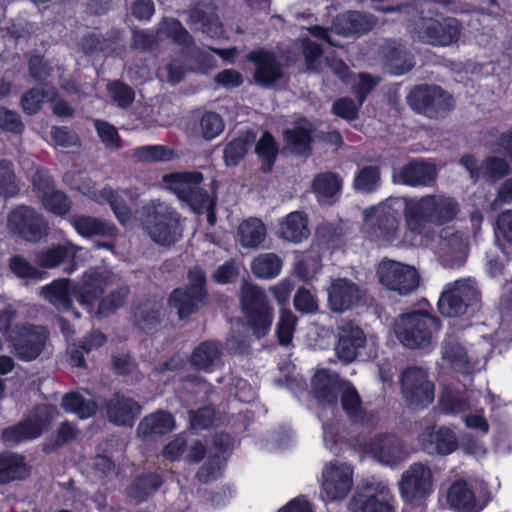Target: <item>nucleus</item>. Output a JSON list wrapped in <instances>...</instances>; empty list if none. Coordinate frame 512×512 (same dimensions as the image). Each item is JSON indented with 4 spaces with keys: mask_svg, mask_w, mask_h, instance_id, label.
I'll return each instance as SVG.
<instances>
[{
    "mask_svg": "<svg viewBox=\"0 0 512 512\" xmlns=\"http://www.w3.org/2000/svg\"><path fill=\"white\" fill-rule=\"evenodd\" d=\"M105 405L109 419L117 425L131 426L140 413V406L131 398L116 394L109 402L93 399L88 392H72L63 396L62 407L66 412L85 419L93 416L100 406Z\"/></svg>",
    "mask_w": 512,
    "mask_h": 512,
    "instance_id": "obj_1",
    "label": "nucleus"
},
{
    "mask_svg": "<svg viewBox=\"0 0 512 512\" xmlns=\"http://www.w3.org/2000/svg\"><path fill=\"white\" fill-rule=\"evenodd\" d=\"M459 211L458 203L445 195H426L405 201V223L414 234H423L428 224L443 225Z\"/></svg>",
    "mask_w": 512,
    "mask_h": 512,
    "instance_id": "obj_2",
    "label": "nucleus"
},
{
    "mask_svg": "<svg viewBox=\"0 0 512 512\" xmlns=\"http://www.w3.org/2000/svg\"><path fill=\"white\" fill-rule=\"evenodd\" d=\"M103 289L104 282L101 275L90 270L84 274L81 285L71 287L68 280L60 279L42 287L41 295L59 311L67 312L72 307V295L81 305L90 309L94 301L103 293Z\"/></svg>",
    "mask_w": 512,
    "mask_h": 512,
    "instance_id": "obj_3",
    "label": "nucleus"
},
{
    "mask_svg": "<svg viewBox=\"0 0 512 512\" xmlns=\"http://www.w3.org/2000/svg\"><path fill=\"white\" fill-rule=\"evenodd\" d=\"M139 214L144 229L155 243L170 246L181 239V216L168 203L151 200L142 206Z\"/></svg>",
    "mask_w": 512,
    "mask_h": 512,
    "instance_id": "obj_4",
    "label": "nucleus"
},
{
    "mask_svg": "<svg viewBox=\"0 0 512 512\" xmlns=\"http://www.w3.org/2000/svg\"><path fill=\"white\" fill-rule=\"evenodd\" d=\"M441 327L440 320L428 313L413 312L401 315L394 331L399 342L409 349L429 347Z\"/></svg>",
    "mask_w": 512,
    "mask_h": 512,
    "instance_id": "obj_5",
    "label": "nucleus"
},
{
    "mask_svg": "<svg viewBox=\"0 0 512 512\" xmlns=\"http://www.w3.org/2000/svg\"><path fill=\"white\" fill-rule=\"evenodd\" d=\"M240 303L247 325L255 337L260 339L266 336L270 331L274 314L264 290L256 285L244 283Z\"/></svg>",
    "mask_w": 512,
    "mask_h": 512,
    "instance_id": "obj_6",
    "label": "nucleus"
},
{
    "mask_svg": "<svg viewBox=\"0 0 512 512\" xmlns=\"http://www.w3.org/2000/svg\"><path fill=\"white\" fill-rule=\"evenodd\" d=\"M408 198H389L377 206L363 210L365 227L372 229L371 234L385 242H392L398 236L400 209L405 208Z\"/></svg>",
    "mask_w": 512,
    "mask_h": 512,
    "instance_id": "obj_7",
    "label": "nucleus"
},
{
    "mask_svg": "<svg viewBox=\"0 0 512 512\" xmlns=\"http://www.w3.org/2000/svg\"><path fill=\"white\" fill-rule=\"evenodd\" d=\"M202 180L200 172H174L163 175L162 185L186 202L192 210L200 211L202 207L209 208L212 204L209 194L200 186Z\"/></svg>",
    "mask_w": 512,
    "mask_h": 512,
    "instance_id": "obj_8",
    "label": "nucleus"
},
{
    "mask_svg": "<svg viewBox=\"0 0 512 512\" xmlns=\"http://www.w3.org/2000/svg\"><path fill=\"white\" fill-rule=\"evenodd\" d=\"M407 101L413 110L429 118L442 117L453 108L452 97L435 85L415 87L409 93Z\"/></svg>",
    "mask_w": 512,
    "mask_h": 512,
    "instance_id": "obj_9",
    "label": "nucleus"
},
{
    "mask_svg": "<svg viewBox=\"0 0 512 512\" xmlns=\"http://www.w3.org/2000/svg\"><path fill=\"white\" fill-rule=\"evenodd\" d=\"M376 274L385 288L399 295L413 292L420 278L415 267L391 259H383L377 266Z\"/></svg>",
    "mask_w": 512,
    "mask_h": 512,
    "instance_id": "obj_10",
    "label": "nucleus"
},
{
    "mask_svg": "<svg viewBox=\"0 0 512 512\" xmlns=\"http://www.w3.org/2000/svg\"><path fill=\"white\" fill-rule=\"evenodd\" d=\"M434 476L428 465L417 462L403 471L398 483L400 496L413 503L426 499L433 492Z\"/></svg>",
    "mask_w": 512,
    "mask_h": 512,
    "instance_id": "obj_11",
    "label": "nucleus"
},
{
    "mask_svg": "<svg viewBox=\"0 0 512 512\" xmlns=\"http://www.w3.org/2000/svg\"><path fill=\"white\" fill-rule=\"evenodd\" d=\"M353 486V469L339 461L326 464L321 476L320 497L324 501L343 500Z\"/></svg>",
    "mask_w": 512,
    "mask_h": 512,
    "instance_id": "obj_12",
    "label": "nucleus"
},
{
    "mask_svg": "<svg viewBox=\"0 0 512 512\" xmlns=\"http://www.w3.org/2000/svg\"><path fill=\"white\" fill-rule=\"evenodd\" d=\"M478 291L471 279L448 283L438 301V309L443 316L458 317L466 312L470 303L476 301Z\"/></svg>",
    "mask_w": 512,
    "mask_h": 512,
    "instance_id": "obj_13",
    "label": "nucleus"
},
{
    "mask_svg": "<svg viewBox=\"0 0 512 512\" xmlns=\"http://www.w3.org/2000/svg\"><path fill=\"white\" fill-rule=\"evenodd\" d=\"M7 229L27 241L36 242L47 233L48 224L34 208L21 205L8 214Z\"/></svg>",
    "mask_w": 512,
    "mask_h": 512,
    "instance_id": "obj_14",
    "label": "nucleus"
},
{
    "mask_svg": "<svg viewBox=\"0 0 512 512\" xmlns=\"http://www.w3.org/2000/svg\"><path fill=\"white\" fill-rule=\"evenodd\" d=\"M49 338L48 330L40 325L24 324L11 337L13 352L18 359L30 362L43 352Z\"/></svg>",
    "mask_w": 512,
    "mask_h": 512,
    "instance_id": "obj_15",
    "label": "nucleus"
},
{
    "mask_svg": "<svg viewBox=\"0 0 512 512\" xmlns=\"http://www.w3.org/2000/svg\"><path fill=\"white\" fill-rule=\"evenodd\" d=\"M402 394L412 408H424L434 398L433 384L427 379V373L420 367H408L401 376Z\"/></svg>",
    "mask_w": 512,
    "mask_h": 512,
    "instance_id": "obj_16",
    "label": "nucleus"
},
{
    "mask_svg": "<svg viewBox=\"0 0 512 512\" xmlns=\"http://www.w3.org/2000/svg\"><path fill=\"white\" fill-rule=\"evenodd\" d=\"M363 451L382 465L393 467L409 457L404 443L395 435H374L363 446Z\"/></svg>",
    "mask_w": 512,
    "mask_h": 512,
    "instance_id": "obj_17",
    "label": "nucleus"
},
{
    "mask_svg": "<svg viewBox=\"0 0 512 512\" xmlns=\"http://www.w3.org/2000/svg\"><path fill=\"white\" fill-rule=\"evenodd\" d=\"M395 498L384 481H372L353 498L354 512H395Z\"/></svg>",
    "mask_w": 512,
    "mask_h": 512,
    "instance_id": "obj_18",
    "label": "nucleus"
},
{
    "mask_svg": "<svg viewBox=\"0 0 512 512\" xmlns=\"http://www.w3.org/2000/svg\"><path fill=\"white\" fill-rule=\"evenodd\" d=\"M418 38L437 46H448L460 37V24L455 18L439 22L432 18H420L415 26Z\"/></svg>",
    "mask_w": 512,
    "mask_h": 512,
    "instance_id": "obj_19",
    "label": "nucleus"
},
{
    "mask_svg": "<svg viewBox=\"0 0 512 512\" xmlns=\"http://www.w3.org/2000/svg\"><path fill=\"white\" fill-rule=\"evenodd\" d=\"M55 413L56 409L51 406L42 405L37 407L26 421L5 429L3 431L4 440L10 444H17L40 436Z\"/></svg>",
    "mask_w": 512,
    "mask_h": 512,
    "instance_id": "obj_20",
    "label": "nucleus"
},
{
    "mask_svg": "<svg viewBox=\"0 0 512 512\" xmlns=\"http://www.w3.org/2000/svg\"><path fill=\"white\" fill-rule=\"evenodd\" d=\"M170 38L175 43L184 47L192 44V37L182 24L174 18H164L160 23L157 34L147 31L133 32V46L139 49L150 47L155 41Z\"/></svg>",
    "mask_w": 512,
    "mask_h": 512,
    "instance_id": "obj_21",
    "label": "nucleus"
},
{
    "mask_svg": "<svg viewBox=\"0 0 512 512\" xmlns=\"http://www.w3.org/2000/svg\"><path fill=\"white\" fill-rule=\"evenodd\" d=\"M364 291L346 278L332 281L328 289V303L332 311L342 313L360 304Z\"/></svg>",
    "mask_w": 512,
    "mask_h": 512,
    "instance_id": "obj_22",
    "label": "nucleus"
},
{
    "mask_svg": "<svg viewBox=\"0 0 512 512\" xmlns=\"http://www.w3.org/2000/svg\"><path fill=\"white\" fill-rule=\"evenodd\" d=\"M248 60L254 65L253 79L256 84L270 87L283 76L280 62L274 53L267 50H257L249 53Z\"/></svg>",
    "mask_w": 512,
    "mask_h": 512,
    "instance_id": "obj_23",
    "label": "nucleus"
},
{
    "mask_svg": "<svg viewBox=\"0 0 512 512\" xmlns=\"http://www.w3.org/2000/svg\"><path fill=\"white\" fill-rule=\"evenodd\" d=\"M79 190L83 195L99 204L108 203L121 224L125 226L133 224V215L118 191H114L110 187L98 191L91 183H83L79 186Z\"/></svg>",
    "mask_w": 512,
    "mask_h": 512,
    "instance_id": "obj_24",
    "label": "nucleus"
},
{
    "mask_svg": "<svg viewBox=\"0 0 512 512\" xmlns=\"http://www.w3.org/2000/svg\"><path fill=\"white\" fill-rule=\"evenodd\" d=\"M337 335L336 354L338 358L346 363L352 362L366 344L365 333L352 322H342L338 327Z\"/></svg>",
    "mask_w": 512,
    "mask_h": 512,
    "instance_id": "obj_25",
    "label": "nucleus"
},
{
    "mask_svg": "<svg viewBox=\"0 0 512 512\" xmlns=\"http://www.w3.org/2000/svg\"><path fill=\"white\" fill-rule=\"evenodd\" d=\"M422 449L428 454L448 455L457 447L455 434L446 427H428L419 437Z\"/></svg>",
    "mask_w": 512,
    "mask_h": 512,
    "instance_id": "obj_26",
    "label": "nucleus"
},
{
    "mask_svg": "<svg viewBox=\"0 0 512 512\" xmlns=\"http://www.w3.org/2000/svg\"><path fill=\"white\" fill-rule=\"evenodd\" d=\"M312 390L322 405L335 404L345 381H341L337 373L328 369H319L312 378Z\"/></svg>",
    "mask_w": 512,
    "mask_h": 512,
    "instance_id": "obj_27",
    "label": "nucleus"
},
{
    "mask_svg": "<svg viewBox=\"0 0 512 512\" xmlns=\"http://www.w3.org/2000/svg\"><path fill=\"white\" fill-rule=\"evenodd\" d=\"M440 247L447 266H461L465 262L467 245L462 233L455 231L451 227L442 229L440 233Z\"/></svg>",
    "mask_w": 512,
    "mask_h": 512,
    "instance_id": "obj_28",
    "label": "nucleus"
},
{
    "mask_svg": "<svg viewBox=\"0 0 512 512\" xmlns=\"http://www.w3.org/2000/svg\"><path fill=\"white\" fill-rule=\"evenodd\" d=\"M442 358L454 370L464 374L472 373L479 364L477 359L468 354V351L459 340L451 336L446 337L443 342Z\"/></svg>",
    "mask_w": 512,
    "mask_h": 512,
    "instance_id": "obj_29",
    "label": "nucleus"
},
{
    "mask_svg": "<svg viewBox=\"0 0 512 512\" xmlns=\"http://www.w3.org/2000/svg\"><path fill=\"white\" fill-rule=\"evenodd\" d=\"M446 501L451 509L458 512H480L484 508L464 480H456L448 487Z\"/></svg>",
    "mask_w": 512,
    "mask_h": 512,
    "instance_id": "obj_30",
    "label": "nucleus"
},
{
    "mask_svg": "<svg viewBox=\"0 0 512 512\" xmlns=\"http://www.w3.org/2000/svg\"><path fill=\"white\" fill-rule=\"evenodd\" d=\"M189 22L192 27L212 38L223 35V27L214 13L211 0H202L199 6L192 9L189 13Z\"/></svg>",
    "mask_w": 512,
    "mask_h": 512,
    "instance_id": "obj_31",
    "label": "nucleus"
},
{
    "mask_svg": "<svg viewBox=\"0 0 512 512\" xmlns=\"http://www.w3.org/2000/svg\"><path fill=\"white\" fill-rule=\"evenodd\" d=\"M375 25L376 20L372 15L348 11L335 18L333 22V29L338 34L350 36L353 34L365 33Z\"/></svg>",
    "mask_w": 512,
    "mask_h": 512,
    "instance_id": "obj_32",
    "label": "nucleus"
},
{
    "mask_svg": "<svg viewBox=\"0 0 512 512\" xmlns=\"http://www.w3.org/2000/svg\"><path fill=\"white\" fill-rule=\"evenodd\" d=\"M436 177L435 167L423 161H412L403 166L400 181L411 187L429 186Z\"/></svg>",
    "mask_w": 512,
    "mask_h": 512,
    "instance_id": "obj_33",
    "label": "nucleus"
},
{
    "mask_svg": "<svg viewBox=\"0 0 512 512\" xmlns=\"http://www.w3.org/2000/svg\"><path fill=\"white\" fill-rule=\"evenodd\" d=\"M311 132L312 125L306 120H302L293 128L287 129L284 132L286 149L297 155H308L311 150Z\"/></svg>",
    "mask_w": 512,
    "mask_h": 512,
    "instance_id": "obj_34",
    "label": "nucleus"
},
{
    "mask_svg": "<svg viewBox=\"0 0 512 512\" xmlns=\"http://www.w3.org/2000/svg\"><path fill=\"white\" fill-rule=\"evenodd\" d=\"M72 226L83 237L115 236L117 228L114 224L91 216L75 215L71 219Z\"/></svg>",
    "mask_w": 512,
    "mask_h": 512,
    "instance_id": "obj_35",
    "label": "nucleus"
},
{
    "mask_svg": "<svg viewBox=\"0 0 512 512\" xmlns=\"http://www.w3.org/2000/svg\"><path fill=\"white\" fill-rule=\"evenodd\" d=\"M341 187L342 179L332 172L321 173L313 181V191L318 201L326 204L336 201Z\"/></svg>",
    "mask_w": 512,
    "mask_h": 512,
    "instance_id": "obj_36",
    "label": "nucleus"
},
{
    "mask_svg": "<svg viewBox=\"0 0 512 512\" xmlns=\"http://www.w3.org/2000/svg\"><path fill=\"white\" fill-rule=\"evenodd\" d=\"M205 296L200 290L191 291L189 289H175L170 298L169 304L177 310L180 319H184L192 314L198 307V304L204 300Z\"/></svg>",
    "mask_w": 512,
    "mask_h": 512,
    "instance_id": "obj_37",
    "label": "nucleus"
},
{
    "mask_svg": "<svg viewBox=\"0 0 512 512\" xmlns=\"http://www.w3.org/2000/svg\"><path fill=\"white\" fill-rule=\"evenodd\" d=\"M386 67L392 74L402 75L414 66L413 56L407 49L395 42L389 44L385 50Z\"/></svg>",
    "mask_w": 512,
    "mask_h": 512,
    "instance_id": "obj_38",
    "label": "nucleus"
},
{
    "mask_svg": "<svg viewBox=\"0 0 512 512\" xmlns=\"http://www.w3.org/2000/svg\"><path fill=\"white\" fill-rule=\"evenodd\" d=\"M309 234L307 219L302 212H291L280 224L281 237L290 242L299 243Z\"/></svg>",
    "mask_w": 512,
    "mask_h": 512,
    "instance_id": "obj_39",
    "label": "nucleus"
},
{
    "mask_svg": "<svg viewBox=\"0 0 512 512\" xmlns=\"http://www.w3.org/2000/svg\"><path fill=\"white\" fill-rule=\"evenodd\" d=\"M80 250L73 244L56 245L39 251L36 255V263L44 268L52 269L66 260L73 258Z\"/></svg>",
    "mask_w": 512,
    "mask_h": 512,
    "instance_id": "obj_40",
    "label": "nucleus"
},
{
    "mask_svg": "<svg viewBox=\"0 0 512 512\" xmlns=\"http://www.w3.org/2000/svg\"><path fill=\"white\" fill-rule=\"evenodd\" d=\"M174 427V420L171 414L157 412L145 417L138 425L137 434L140 437H148L153 434H165Z\"/></svg>",
    "mask_w": 512,
    "mask_h": 512,
    "instance_id": "obj_41",
    "label": "nucleus"
},
{
    "mask_svg": "<svg viewBox=\"0 0 512 512\" xmlns=\"http://www.w3.org/2000/svg\"><path fill=\"white\" fill-rule=\"evenodd\" d=\"M27 474V466L22 456L8 452L0 454V484L22 479Z\"/></svg>",
    "mask_w": 512,
    "mask_h": 512,
    "instance_id": "obj_42",
    "label": "nucleus"
},
{
    "mask_svg": "<svg viewBox=\"0 0 512 512\" xmlns=\"http://www.w3.org/2000/svg\"><path fill=\"white\" fill-rule=\"evenodd\" d=\"M238 238L245 248H256L265 239V225L257 218H249L243 221L238 227Z\"/></svg>",
    "mask_w": 512,
    "mask_h": 512,
    "instance_id": "obj_43",
    "label": "nucleus"
},
{
    "mask_svg": "<svg viewBox=\"0 0 512 512\" xmlns=\"http://www.w3.org/2000/svg\"><path fill=\"white\" fill-rule=\"evenodd\" d=\"M220 356L219 345L215 342L206 341L194 349L191 355V363L199 370L209 371L219 363Z\"/></svg>",
    "mask_w": 512,
    "mask_h": 512,
    "instance_id": "obj_44",
    "label": "nucleus"
},
{
    "mask_svg": "<svg viewBox=\"0 0 512 512\" xmlns=\"http://www.w3.org/2000/svg\"><path fill=\"white\" fill-rule=\"evenodd\" d=\"M256 136L252 132H245L231 140L224 149V159L228 166L237 165L247 151L255 143Z\"/></svg>",
    "mask_w": 512,
    "mask_h": 512,
    "instance_id": "obj_45",
    "label": "nucleus"
},
{
    "mask_svg": "<svg viewBox=\"0 0 512 512\" xmlns=\"http://www.w3.org/2000/svg\"><path fill=\"white\" fill-rule=\"evenodd\" d=\"M282 269V260L275 253L259 254L251 263L253 274L262 279H271L278 276Z\"/></svg>",
    "mask_w": 512,
    "mask_h": 512,
    "instance_id": "obj_46",
    "label": "nucleus"
},
{
    "mask_svg": "<svg viewBox=\"0 0 512 512\" xmlns=\"http://www.w3.org/2000/svg\"><path fill=\"white\" fill-rule=\"evenodd\" d=\"M162 305L156 301H147L139 304L134 309V319L141 329H150L157 324L163 314L161 312Z\"/></svg>",
    "mask_w": 512,
    "mask_h": 512,
    "instance_id": "obj_47",
    "label": "nucleus"
},
{
    "mask_svg": "<svg viewBox=\"0 0 512 512\" xmlns=\"http://www.w3.org/2000/svg\"><path fill=\"white\" fill-rule=\"evenodd\" d=\"M439 408L445 414L457 415L466 412L469 405L461 392L444 388L439 395Z\"/></svg>",
    "mask_w": 512,
    "mask_h": 512,
    "instance_id": "obj_48",
    "label": "nucleus"
},
{
    "mask_svg": "<svg viewBox=\"0 0 512 512\" xmlns=\"http://www.w3.org/2000/svg\"><path fill=\"white\" fill-rule=\"evenodd\" d=\"M342 407L349 418L354 421L362 422L365 420V412L361 405L360 397L348 382L343 385L341 390Z\"/></svg>",
    "mask_w": 512,
    "mask_h": 512,
    "instance_id": "obj_49",
    "label": "nucleus"
},
{
    "mask_svg": "<svg viewBox=\"0 0 512 512\" xmlns=\"http://www.w3.org/2000/svg\"><path fill=\"white\" fill-rule=\"evenodd\" d=\"M55 96V89L50 86L33 88L22 97V106L28 114L36 113L41 105Z\"/></svg>",
    "mask_w": 512,
    "mask_h": 512,
    "instance_id": "obj_50",
    "label": "nucleus"
},
{
    "mask_svg": "<svg viewBox=\"0 0 512 512\" xmlns=\"http://www.w3.org/2000/svg\"><path fill=\"white\" fill-rule=\"evenodd\" d=\"M380 182V171L376 166L362 168L354 177V188L362 193L374 192Z\"/></svg>",
    "mask_w": 512,
    "mask_h": 512,
    "instance_id": "obj_51",
    "label": "nucleus"
},
{
    "mask_svg": "<svg viewBox=\"0 0 512 512\" xmlns=\"http://www.w3.org/2000/svg\"><path fill=\"white\" fill-rule=\"evenodd\" d=\"M132 156L139 161L157 162L171 160L174 153L164 145H146L135 148Z\"/></svg>",
    "mask_w": 512,
    "mask_h": 512,
    "instance_id": "obj_52",
    "label": "nucleus"
},
{
    "mask_svg": "<svg viewBox=\"0 0 512 512\" xmlns=\"http://www.w3.org/2000/svg\"><path fill=\"white\" fill-rule=\"evenodd\" d=\"M223 129L224 123L221 117L214 112H207L202 115L196 133L206 140H211L217 137Z\"/></svg>",
    "mask_w": 512,
    "mask_h": 512,
    "instance_id": "obj_53",
    "label": "nucleus"
},
{
    "mask_svg": "<svg viewBox=\"0 0 512 512\" xmlns=\"http://www.w3.org/2000/svg\"><path fill=\"white\" fill-rule=\"evenodd\" d=\"M296 323L297 318L290 310H281L276 326V334L281 345H288L291 342Z\"/></svg>",
    "mask_w": 512,
    "mask_h": 512,
    "instance_id": "obj_54",
    "label": "nucleus"
},
{
    "mask_svg": "<svg viewBox=\"0 0 512 512\" xmlns=\"http://www.w3.org/2000/svg\"><path fill=\"white\" fill-rule=\"evenodd\" d=\"M44 208L56 215H65L71 208V203L65 194L59 190H51L41 196Z\"/></svg>",
    "mask_w": 512,
    "mask_h": 512,
    "instance_id": "obj_55",
    "label": "nucleus"
},
{
    "mask_svg": "<svg viewBox=\"0 0 512 512\" xmlns=\"http://www.w3.org/2000/svg\"><path fill=\"white\" fill-rule=\"evenodd\" d=\"M161 486V480L157 475L149 474L140 477L130 489V496L138 501L146 499L151 493Z\"/></svg>",
    "mask_w": 512,
    "mask_h": 512,
    "instance_id": "obj_56",
    "label": "nucleus"
},
{
    "mask_svg": "<svg viewBox=\"0 0 512 512\" xmlns=\"http://www.w3.org/2000/svg\"><path fill=\"white\" fill-rule=\"evenodd\" d=\"M9 268L19 278L40 280L43 277V272L39 271L21 255L10 258Z\"/></svg>",
    "mask_w": 512,
    "mask_h": 512,
    "instance_id": "obj_57",
    "label": "nucleus"
},
{
    "mask_svg": "<svg viewBox=\"0 0 512 512\" xmlns=\"http://www.w3.org/2000/svg\"><path fill=\"white\" fill-rule=\"evenodd\" d=\"M255 151L265 165L266 170H270L277 155V146L271 134L265 132L259 139Z\"/></svg>",
    "mask_w": 512,
    "mask_h": 512,
    "instance_id": "obj_58",
    "label": "nucleus"
},
{
    "mask_svg": "<svg viewBox=\"0 0 512 512\" xmlns=\"http://www.w3.org/2000/svg\"><path fill=\"white\" fill-rule=\"evenodd\" d=\"M19 190L12 163L3 160L0 161V194L5 196L15 195Z\"/></svg>",
    "mask_w": 512,
    "mask_h": 512,
    "instance_id": "obj_59",
    "label": "nucleus"
},
{
    "mask_svg": "<svg viewBox=\"0 0 512 512\" xmlns=\"http://www.w3.org/2000/svg\"><path fill=\"white\" fill-rule=\"evenodd\" d=\"M95 128L104 145L112 150L120 148L117 129L108 122L95 120Z\"/></svg>",
    "mask_w": 512,
    "mask_h": 512,
    "instance_id": "obj_60",
    "label": "nucleus"
},
{
    "mask_svg": "<svg viewBox=\"0 0 512 512\" xmlns=\"http://www.w3.org/2000/svg\"><path fill=\"white\" fill-rule=\"evenodd\" d=\"M224 464V458L220 455H215L210 458L198 471L197 478L200 482H209L219 477L221 469Z\"/></svg>",
    "mask_w": 512,
    "mask_h": 512,
    "instance_id": "obj_61",
    "label": "nucleus"
},
{
    "mask_svg": "<svg viewBox=\"0 0 512 512\" xmlns=\"http://www.w3.org/2000/svg\"><path fill=\"white\" fill-rule=\"evenodd\" d=\"M109 95L120 107L129 106L134 100V92L127 85L113 82L107 86Z\"/></svg>",
    "mask_w": 512,
    "mask_h": 512,
    "instance_id": "obj_62",
    "label": "nucleus"
},
{
    "mask_svg": "<svg viewBox=\"0 0 512 512\" xmlns=\"http://www.w3.org/2000/svg\"><path fill=\"white\" fill-rule=\"evenodd\" d=\"M294 307L302 313H314L318 310L317 300L307 288H299L294 297Z\"/></svg>",
    "mask_w": 512,
    "mask_h": 512,
    "instance_id": "obj_63",
    "label": "nucleus"
},
{
    "mask_svg": "<svg viewBox=\"0 0 512 512\" xmlns=\"http://www.w3.org/2000/svg\"><path fill=\"white\" fill-rule=\"evenodd\" d=\"M361 106L359 101L355 103L352 99L343 97L334 102L333 112L335 115L351 121L357 118L358 110Z\"/></svg>",
    "mask_w": 512,
    "mask_h": 512,
    "instance_id": "obj_64",
    "label": "nucleus"
}]
</instances>
